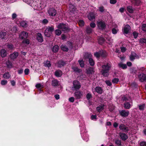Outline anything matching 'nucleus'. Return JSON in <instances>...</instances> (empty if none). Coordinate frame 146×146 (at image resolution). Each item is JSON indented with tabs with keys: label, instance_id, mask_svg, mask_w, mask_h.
<instances>
[{
	"label": "nucleus",
	"instance_id": "obj_11",
	"mask_svg": "<svg viewBox=\"0 0 146 146\" xmlns=\"http://www.w3.org/2000/svg\"><path fill=\"white\" fill-rule=\"evenodd\" d=\"M119 128L120 130L125 132H127L129 131L128 127L126 126L123 124H120L119 125Z\"/></svg>",
	"mask_w": 146,
	"mask_h": 146
},
{
	"label": "nucleus",
	"instance_id": "obj_27",
	"mask_svg": "<svg viewBox=\"0 0 146 146\" xmlns=\"http://www.w3.org/2000/svg\"><path fill=\"white\" fill-rule=\"evenodd\" d=\"M18 56V53L14 52L10 55V57L11 59H15Z\"/></svg>",
	"mask_w": 146,
	"mask_h": 146
},
{
	"label": "nucleus",
	"instance_id": "obj_58",
	"mask_svg": "<svg viewBox=\"0 0 146 146\" xmlns=\"http://www.w3.org/2000/svg\"><path fill=\"white\" fill-rule=\"evenodd\" d=\"M51 66V64L50 62L48 60H47L46 62V66L47 67L49 68Z\"/></svg>",
	"mask_w": 146,
	"mask_h": 146
},
{
	"label": "nucleus",
	"instance_id": "obj_9",
	"mask_svg": "<svg viewBox=\"0 0 146 146\" xmlns=\"http://www.w3.org/2000/svg\"><path fill=\"white\" fill-rule=\"evenodd\" d=\"M48 12L49 15L52 17L55 16L57 14L56 10L53 8H50L48 10Z\"/></svg>",
	"mask_w": 146,
	"mask_h": 146
},
{
	"label": "nucleus",
	"instance_id": "obj_61",
	"mask_svg": "<svg viewBox=\"0 0 146 146\" xmlns=\"http://www.w3.org/2000/svg\"><path fill=\"white\" fill-rule=\"evenodd\" d=\"M91 119L92 120H96L97 119V115H92L91 116Z\"/></svg>",
	"mask_w": 146,
	"mask_h": 146
},
{
	"label": "nucleus",
	"instance_id": "obj_1",
	"mask_svg": "<svg viewBox=\"0 0 146 146\" xmlns=\"http://www.w3.org/2000/svg\"><path fill=\"white\" fill-rule=\"evenodd\" d=\"M137 77L139 81L141 82H146V69L142 68L139 70L138 73Z\"/></svg>",
	"mask_w": 146,
	"mask_h": 146
},
{
	"label": "nucleus",
	"instance_id": "obj_63",
	"mask_svg": "<svg viewBox=\"0 0 146 146\" xmlns=\"http://www.w3.org/2000/svg\"><path fill=\"white\" fill-rule=\"evenodd\" d=\"M48 20L46 19H44L42 21V23L44 24H46L48 23Z\"/></svg>",
	"mask_w": 146,
	"mask_h": 146
},
{
	"label": "nucleus",
	"instance_id": "obj_54",
	"mask_svg": "<svg viewBox=\"0 0 146 146\" xmlns=\"http://www.w3.org/2000/svg\"><path fill=\"white\" fill-rule=\"evenodd\" d=\"M94 55L96 58H99L100 56V52H96L94 53Z\"/></svg>",
	"mask_w": 146,
	"mask_h": 146
},
{
	"label": "nucleus",
	"instance_id": "obj_57",
	"mask_svg": "<svg viewBox=\"0 0 146 146\" xmlns=\"http://www.w3.org/2000/svg\"><path fill=\"white\" fill-rule=\"evenodd\" d=\"M119 81V79L118 78H114L112 80V82L113 83H117Z\"/></svg>",
	"mask_w": 146,
	"mask_h": 146
},
{
	"label": "nucleus",
	"instance_id": "obj_7",
	"mask_svg": "<svg viewBox=\"0 0 146 146\" xmlns=\"http://www.w3.org/2000/svg\"><path fill=\"white\" fill-rule=\"evenodd\" d=\"M36 39L40 42H42L44 41V38L42 34L40 33H36Z\"/></svg>",
	"mask_w": 146,
	"mask_h": 146
},
{
	"label": "nucleus",
	"instance_id": "obj_41",
	"mask_svg": "<svg viewBox=\"0 0 146 146\" xmlns=\"http://www.w3.org/2000/svg\"><path fill=\"white\" fill-rule=\"evenodd\" d=\"M139 110H143L145 107V105L143 104L142 105H139L138 106Z\"/></svg>",
	"mask_w": 146,
	"mask_h": 146
},
{
	"label": "nucleus",
	"instance_id": "obj_29",
	"mask_svg": "<svg viewBox=\"0 0 146 146\" xmlns=\"http://www.w3.org/2000/svg\"><path fill=\"white\" fill-rule=\"evenodd\" d=\"M61 50L67 52L68 50V48L66 46L63 45H62L60 46Z\"/></svg>",
	"mask_w": 146,
	"mask_h": 146
},
{
	"label": "nucleus",
	"instance_id": "obj_46",
	"mask_svg": "<svg viewBox=\"0 0 146 146\" xmlns=\"http://www.w3.org/2000/svg\"><path fill=\"white\" fill-rule=\"evenodd\" d=\"M6 65L9 68H11L12 66V63L9 61H8L6 62Z\"/></svg>",
	"mask_w": 146,
	"mask_h": 146
},
{
	"label": "nucleus",
	"instance_id": "obj_64",
	"mask_svg": "<svg viewBox=\"0 0 146 146\" xmlns=\"http://www.w3.org/2000/svg\"><path fill=\"white\" fill-rule=\"evenodd\" d=\"M68 100L70 102L73 103L74 101V98L73 97H71L69 98Z\"/></svg>",
	"mask_w": 146,
	"mask_h": 146
},
{
	"label": "nucleus",
	"instance_id": "obj_20",
	"mask_svg": "<svg viewBox=\"0 0 146 146\" xmlns=\"http://www.w3.org/2000/svg\"><path fill=\"white\" fill-rule=\"evenodd\" d=\"M105 105L104 104H101L96 108V110L98 112L100 113L104 109Z\"/></svg>",
	"mask_w": 146,
	"mask_h": 146
},
{
	"label": "nucleus",
	"instance_id": "obj_17",
	"mask_svg": "<svg viewBox=\"0 0 146 146\" xmlns=\"http://www.w3.org/2000/svg\"><path fill=\"white\" fill-rule=\"evenodd\" d=\"M109 71L103 69H102L101 71L102 75L105 77H108V76L109 74Z\"/></svg>",
	"mask_w": 146,
	"mask_h": 146
},
{
	"label": "nucleus",
	"instance_id": "obj_35",
	"mask_svg": "<svg viewBox=\"0 0 146 146\" xmlns=\"http://www.w3.org/2000/svg\"><path fill=\"white\" fill-rule=\"evenodd\" d=\"M86 31L87 34H90L92 33V29L89 26H88L86 27Z\"/></svg>",
	"mask_w": 146,
	"mask_h": 146
},
{
	"label": "nucleus",
	"instance_id": "obj_21",
	"mask_svg": "<svg viewBox=\"0 0 146 146\" xmlns=\"http://www.w3.org/2000/svg\"><path fill=\"white\" fill-rule=\"evenodd\" d=\"M94 68L92 67H90L87 70L86 73L88 74H92L94 73Z\"/></svg>",
	"mask_w": 146,
	"mask_h": 146
},
{
	"label": "nucleus",
	"instance_id": "obj_26",
	"mask_svg": "<svg viewBox=\"0 0 146 146\" xmlns=\"http://www.w3.org/2000/svg\"><path fill=\"white\" fill-rule=\"evenodd\" d=\"M96 91L98 94H101L102 93L103 90L100 87L97 86L95 88Z\"/></svg>",
	"mask_w": 146,
	"mask_h": 146
},
{
	"label": "nucleus",
	"instance_id": "obj_6",
	"mask_svg": "<svg viewBox=\"0 0 146 146\" xmlns=\"http://www.w3.org/2000/svg\"><path fill=\"white\" fill-rule=\"evenodd\" d=\"M56 65L59 68H63L66 64V62L60 59L57 61Z\"/></svg>",
	"mask_w": 146,
	"mask_h": 146
},
{
	"label": "nucleus",
	"instance_id": "obj_30",
	"mask_svg": "<svg viewBox=\"0 0 146 146\" xmlns=\"http://www.w3.org/2000/svg\"><path fill=\"white\" fill-rule=\"evenodd\" d=\"M131 1L132 3L137 6L139 5L141 3L140 0H132Z\"/></svg>",
	"mask_w": 146,
	"mask_h": 146
},
{
	"label": "nucleus",
	"instance_id": "obj_55",
	"mask_svg": "<svg viewBox=\"0 0 146 146\" xmlns=\"http://www.w3.org/2000/svg\"><path fill=\"white\" fill-rule=\"evenodd\" d=\"M115 143L118 146L121 145V141L119 139L116 140L115 141Z\"/></svg>",
	"mask_w": 146,
	"mask_h": 146
},
{
	"label": "nucleus",
	"instance_id": "obj_45",
	"mask_svg": "<svg viewBox=\"0 0 146 146\" xmlns=\"http://www.w3.org/2000/svg\"><path fill=\"white\" fill-rule=\"evenodd\" d=\"M62 33V32L61 30H59L58 29H56L55 31V34L57 36L60 35Z\"/></svg>",
	"mask_w": 146,
	"mask_h": 146
},
{
	"label": "nucleus",
	"instance_id": "obj_34",
	"mask_svg": "<svg viewBox=\"0 0 146 146\" xmlns=\"http://www.w3.org/2000/svg\"><path fill=\"white\" fill-rule=\"evenodd\" d=\"M11 77V75L8 72H5L3 75V77L6 79H9Z\"/></svg>",
	"mask_w": 146,
	"mask_h": 146
},
{
	"label": "nucleus",
	"instance_id": "obj_10",
	"mask_svg": "<svg viewBox=\"0 0 146 146\" xmlns=\"http://www.w3.org/2000/svg\"><path fill=\"white\" fill-rule=\"evenodd\" d=\"M119 111L120 115L123 117L128 116L129 113V111H126L124 110H119Z\"/></svg>",
	"mask_w": 146,
	"mask_h": 146
},
{
	"label": "nucleus",
	"instance_id": "obj_48",
	"mask_svg": "<svg viewBox=\"0 0 146 146\" xmlns=\"http://www.w3.org/2000/svg\"><path fill=\"white\" fill-rule=\"evenodd\" d=\"M6 35V33L5 32H0V38L1 39H3L5 36Z\"/></svg>",
	"mask_w": 146,
	"mask_h": 146
},
{
	"label": "nucleus",
	"instance_id": "obj_42",
	"mask_svg": "<svg viewBox=\"0 0 146 146\" xmlns=\"http://www.w3.org/2000/svg\"><path fill=\"white\" fill-rule=\"evenodd\" d=\"M78 23L80 27H82L84 26L85 23L83 20H80L78 21Z\"/></svg>",
	"mask_w": 146,
	"mask_h": 146
},
{
	"label": "nucleus",
	"instance_id": "obj_13",
	"mask_svg": "<svg viewBox=\"0 0 146 146\" xmlns=\"http://www.w3.org/2000/svg\"><path fill=\"white\" fill-rule=\"evenodd\" d=\"M95 12H91L90 13L88 16V17L89 20L90 21H92L95 19Z\"/></svg>",
	"mask_w": 146,
	"mask_h": 146
},
{
	"label": "nucleus",
	"instance_id": "obj_36",
	"mask_svg": "<svg viewBox=\"0 0 146 146\" xmlns=\"http://www.w3.org/2000/svg\"><path fill=\"white\" fill-rule=\"evenodd\" d=\"M1 55L2 57H5L7 55L6 50L4 49H2L1 51Z\"/></svg>",
	"mask_w": 146,
	"mask_h": 146
},
{
	"label": "nucleus",
	"instance_id": "obj_12",
	"mask_svg": "<svg viewBox=\"0 0 146 146\" xmlns=\"http://www.w3.org/2000/svg\"><path fill=\"white\" fill-rule=\"evenodd\" d=\"M28 37V33L25 31L22 32L21 34L19 35V38L22 39L27 38Z\"/></svg>",
	"mask_w": 146,
	"mask_h": 146
},
{
	"label": "nucleus",
	"instance_id": "obj_43",
	"mask_svg": "<svg viewBox=\"0 0 146 146\" xmlns=\"http://www.w3.org/2000/svg\"><path fill=\"white\" fill-rule=\"evenodd\" d=\"M8 81L5 80H3L1 81V84L2 86H5L7 83Z\"/></svg>",
	"mask_w": 146,
	"mask_h": 146
},
{
	"label": "nucleus",
	"instance_id": "obj_40",
	"mask_svg": "<svg viewBox=\"0 0 146 146\" xmlns=\"http://www.w3.org/2000/svg\"><path fill=\"white\" fill-rule=\"evenodd\" d=\"M131 86L132 88L134 90L137 87V85L135 82H132L131 83Z\"/></svg>",
	"mask_w": 146,
	"mask_h": 146
},
{
	"label": "nucleus",
	"instance_id": "obj_28",
	"mask_svg": "<svg viewBox=\"0 0 146 146\" xmlns=\"http://www.w3.org/2000/svg\"><path fill=\"white\" fill-rule=\"evenodd\" d=\"M59 48V46L57 45H56L53 47L52 49V51L55 53L57 52H58Z\"/></svg>",
	"mask_w": 146,
	"mask_h": 146
},
{
	"label": "nucleus",
	"instance_id": "obj_39",
	"mask_svg": "<svg viewBox=\"0 0 146 146\" xmlns=\"http://www.w3.org/2000/svg\"><path fill=\"white\" fill-rule=\"evenodd\" d=\"M89 62L90 66H93L94 65L95 62L92 58H89Z\"/></svg>",
	"mask_w": 146,
	"mask_h": 146
},
{
	"label": "nucleus",
	"instance_id": "obj_2",
	"mask_svg": "<svg viewBox=\"0 0 146 146\" xmlns=\"http://www.w3.org/2000/svg\"><path fill=\"white\" fill-rule=\"evenodd\" d=\"M57 27L58 29H61L65 33H68L71 30V29L69 28L68 26H67L66 23H60Z\"/></svg>",
	"mask_w": 146,
	"mask_h": 146
},
{
	"label": "nucleus",
	"instance_id": "obj_23",
	"mask_svg": "<svg viewBox=\"0 0 146 146\" xmlns=\"http://www.w3.org/2000/svg\"><path fill=\"white\" fill-rule=\"evenodd\" d=\"M123 106L125 109H129L131 107V105L129 102H126L124 103Z\"/></svg>",
	"mask_w": 146,
	"mask_h": 146
},
{
	"label": "nucleus",
	"instance_id": "obj_33",
	"mask_svg": "<svg viewBox=\"0 0 146 146\" xmlns=\"http://www.w3.org/2000/svg\"><path fill=\"white\" fill-rule=\"evenodd\" d=\"M22 40H23L22 41V43L23 44H26L27 45H28L30 43V40L27 38H25Z\"/></svg>",
	"mask_w": 146,
	"mask_h": 146
},
{
	"label": "nucleus",
	"instance_id": "obj_22",
	"mask_svg": "<svg viewBox=\"0 0 146 146\" xmlns=\"http://www.w3.org/2000/svg\"><path fill=\"white\" fill-rule=\"evenodd\" d=\"M59 81L57 79H54L52 81V86L56 87L58 86Z\"/></svg>",
	"mask_w": 146,
	"mask_h": 146
},
{
	"label": "nucleus",
	"instance_id": "obj_25",
	"mask_svg": "<svg viewBox=\"0 0 146 146\" xmlns=\"http://www.w3.org/2000/svg\"><path fill=\"white\" fill-rule=\"evenodd\" d=\"M92 56L91 54L88 52H85L83 56L84 59L86 60L87 59H89L91 58L90 57Z\"/></svg>",
	"mask_w": 146,
	"mask_h": 146
},
{
	"label": "nucleus",
	"instance_id": "obj_14",
	"mask_svg": "<svg viewBox=\"0 0 146 146\" xmlns=\"http://www.w3.org/2000/svg\"><path fill=\"white\" fill-rule=\"evenodd\" d=\"M102 68V69L109 71L111 68V65L109 63H107L106 64L103 65Z\"/></svg>",
	"mask_w": 146,
	"mask_h": 146
},
{
	"label": "nucleus",
	"instance_id": "obj_56",
	"mask_svg": "<svg viewBox=\"0 0 146 146\" xmlns=\"http://www.w3.org/2000/svg\"><path fill=\"white\" fill-rule=\"evenodd\" d=\"M105 83L108 86H111L112 85L111 82L109 80H106L105 81Z\"/></svg>",
	"mask_w": 146,
	"mask_h": 146
},
{
	"label": "nucleus",
	"instance_id": "obj_31",
	"mask_svg": "<svg viewBox=\"0 0 146 146\" xmlns=\"http://www.w3.org/2000/svg\"><path fill=\"white\" fill-rule=\"evenodd\" d=\"M105 41V39L102 37H100L98 39V43L100 45H102Z\"/></svg>",
	"mask_w": 146,
	"mask_h": 146
},
{
	"label": "nucleus",
	"instance_id": "obj_16",
	"mask_svg": "<svg viewBox=\"0 0 146 146\" xmlns=\"http://www.w3.org/2000/svg\"><path fill=\"white\" fill-rule=\"evenodd\" d=\"M131 27L128 25H126L125 26L124 29V33L125 34H127L129 32V31L130 30Z\"/></svg>",
	"mask_w": 146,
	"mask_h": 146
},
{
	"label": "nucleus",
	"instance_id": "obj_37",
	"mask_svg": "<svg viewBox=\"0 0 146 146\" xmlns=\"http://www.w3.org/2000/svg\"><path fill=\"white\" fill-rule=\"evenodd\" d=\"M100 52V56L103 57H105L107 56L106 52L105 51L102 50Z\"/></svg>",
	"mask_w": 146,
	"mask_h": 146
},
{
	"label": "nucleus",
	"instance_id": "obj_8",
	"mask_svg": "<svg viewBox=\"0 0 146 146\" xmlns=\"http://www.w3.org/2000/svg\"><path fill=\"white\" fill-rule=\"evenodd\" d=\"M74 88L76 90H79L81 88L80 83L77 80H75L73 82Z\"/></svg>",
	"mask_w": 146,
	"mask_h": 146
},
{
	"label": "nucleus",
	"instance_id": "obj_50",
	"mask_svg": "<svg viewBox=\"0 0 146 146\" xmlns=\"http://www.w3.org/2000/svg\"><path fill=\"white\" fill-rule=\"evenodd\" d=\"M139 42L141 44L146 43V39L141 38L139 40Z\"/></svg>",
	"mask_w": 146,
	"mask_h": 146
},
{
	"label": "nucleus",
	"instance_id": "obj_4",
	"mask_svg": "<svg viewBox=\"0 0 146 146\" xmlns=\"http://www.w3.org/2000/svg\"><path fill=\"white\" fill-rule=\"evenodd\" d=\"M97 25L99 29L102 30L105 29L106 26L105 22L102 20L98 21Z\"/></svg>",
	"mask_w": 146,
	"mask_h": 146
},
{
	"label": "nucleus",
	"instance_id": "obj_62",
	"mask_svg": "<svg viewBox=\"0 0 146 146\" xmlns=\"http://www.w3.org/2000/svg\"><path fill=\"white\" fill-rule=\"evenodd\" d=\"M140 146H146V142L145 141H142L140 143Z\"/></svg>",
	"mask_w": 146,
	"mask_h": 146
},
{
	"label": "nucleus",
	"instance_id": "obj_47",
	"mask_svg": "<svg viewBox=\"0 0 146 146\" xmlns=\"http://www.w3.org/2000/svg\"><path fill=\"white\" fill-rule=\"evenodd\" d=\"M130 60L131 61H133L135 59V57L133 52H131V55L129 56Z\"/></svg>",
	"mask_w": 146,
	"mask_h": 146
},
{
	"label": "nucleus",
	"instance_id": "obj_32",
	"mask_svg": "<svg viewBox=\"0 0 146 146\" xmlns=\"http://www.w3.org/2000/svg\"><path fill=\"white\" fill-rule=\"evenodd\" d=\"M72 69L75 72H77L80 73L81 71V70L79 69L76 66H72Z\"/></svg>",
	"mask_w": 146,
	"mask_h": 146
},
{
	"label": "nucleus",
	"instance_id": "obj_24",
	"mask_svg": "<svg viewBox=\"0 0 146 146\" xmlns=\"http://www.w3.org/2000/svg\"><path fill=\"white\" fill-rule=\"evenodd\" d=\"M118 66L119 68H121L123 69H126L127 68V65L125 64H123L122 62H120L118 64Z\"/></svg>",
	"mask_w": 146,
	"mask_h": 146
},
{
	"label": "nucleus",
	"instance_id": "obj_5",
	"mask_svg": "<svg viewBox=\"0 0 146 146\" xmlns=\"http://www.w3.org/2000/svg\"><path fill=\"white\" fill-rule=\"evenodd\" d=\"M74 95L76 99H80L83 95V92L80 90H76L74 93Z\"/></svg>",
	"mask_w": 146,
	"mask_h": 146
},
{
	"label": "nucleus",
	"instance_id": "obj_51",
	"mask_svg": "<svg viewBox=\"0 0 146 146\" xmlns=\"http://www.w3.org/2000/svg\"><path fill=\"white\" fill-rule=\"evenodd\" d=\"M98 10L101 13L103 12L104 10V7L102 6L98 7Z\"/></svg>",
	"mask_w": 146,
	"mask_h": 146
},
{
	"label": "nucleus",
	"instance_id": "obj_19",
	"mask_svg": "<svg viewBox=\"0 0 146 146\" xmlns=\"http://www.w3.org/2000/svg\"><path fill=\"white\" fill-rule=\"evenodd\" d=\"M20 26L23 28L27 27L28 26V22L26 21H21L20 23Z\"/></svg>",
	"mask_w": 146,
	"mask_h": 146
},
{
	"label": "nucleus",
	"instance_id": "obj_49",
	"mask_svg": "<svg viewBox=\"0 0 146 146\" xmlns=\"http://www.w3.org/2000/svg\"><path fill=\"white\" fill-rule=\"evenodd\" d=\"M133 36L134 38L135 39L137 38L139 35V34L138 32L135 31L133 32Z\"/></svg>",
	"mask_w": 146,
	"mask_h": 146
},
{
	"label": "nucleus",
	"instance_id": "obj_53",
	"mask_svg": "<svg viewBox=\"0 0 146 146\" xmlns=\"http://www.w3.org/2000/svg\"><path fill=\"white\" fill-rule=\"evenodd\" d=\"M141 29L143 31L146 32V24H142L141 26Z\"/></svg>",
	"mask_w": 146,
	"mask_h": 146
},
{
	"label": "nucleus",
	"instance_id": "obj_15",
	"mask_svg": "<svg viewBox=\"0 0 146 146\" xmlns=\"http://www.w3.org/2000/svg\"><path fill=\"white\" fill-rule=\"evenodd\" d=\"M119 136L121 139L123 141H125L128 138L127 135L124 133H120Z\"/></svg>",
	"mask_w": 146,
	"mask_h": 146
},
{
	"label": "nucleus",
	"instance_id": "obj_3",
	"mask_svg": "<svg viewBox=\"0 0 146 146\" xmlns=\"http://www.w3.org/2000/svg\"><path fill=\"white\" fill-rule=\"evenodd\" d=\"M54 30V28L53 26L48 27L44 31V34L45 36L47 37H50Z\"/></svg>",
	"mask_w": 146,
	"mask_h": 146
},
{
	"label": "nucleus",
	"instance_id": "obj_60",
	"mask_svg": "<svg viewBox=\"0 0 146 146\" xmlns=\"http://www.w3.org/2000/svg\"><path fill=\"white\" fill-rule=\"evenodd\" d=\"M29 70L28 68H26L25 69L24 72L25 75H27L29 72Z\"/></svg>",
	"mask_w": 146,
	"mask_h": 146
},
{
	"label": "nucleus",
	"instance_id": "obj_44",
	"mask_svg": "<svg viewBox=\"0 0 146 146\" xmlns=\"http://www.w3.org/2000/svg\"><path fill=\"white\" fill-rule=\"evenodd\" d=\"M78 62L81 67L83 68L84 67V63L83 60H79Z\"/></svg>",
	"mask_w": 146,
	"mask_h": 146
},
{
	"label": "nucleus",
	"instance_id": "obj_18",
	"mask_svg": "<svg viewBox=\"0 0 146 146\" xmlns=\"http://www.w3.org/2000/svg\"><path fill=\"white\" fill-rule=\"evenodd\" d=\"M62 74V72L60 70H57L54 73L55 75L57 77H60Z\"/></svg>",
	"mask_w": 146,
	"mask_h": 146
},
{
	"label": "nucleus",
	"instance_id": "obj_38",
	"mask_svg": "<svg viewBox=\"0 0 146 146\" xmlns=\"http://www.w3.org/2000/svg\"><path fill=\"white\" fill-rule=\"evenodd\" d=\"M127 11L130 13H133L134 10L133 9L132 7L129 6L127 7Z\"/></svg>",
	"mask_w": 146,
	"mask_h": 146
},
{
	"label": "nucleus",
	"instance_id": "obj_59",
	"mask_svg": "<svg viewBox=\"0 0 146 146\" xmlns=\"http://www.w3.org/2000/svg\"><path fill=\"white\" fill-rule=\"evenodd\" d=\"M117 32V30L114 28H113L112 30V33L113 34H116Z\"/></svg>",
	"mask_w": 146,
	"mask_h": 146
},
{
	"label": "nucleus",
	"instance_id": "obj_52",
	"mask_svg": "<svg viewBox=\"0 0 146 146\" xmlns=\"http://www.w3.org/2000/svg\"><path fill=\"white\" fill-rule=\"evenodd\" d=\"M92 97V94H91L88 93L86 95V98L88 100H89Z\"/></svg>",
	"mask_w": 146,
	"mask_h": 146
}]
</instances>
